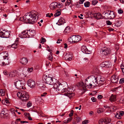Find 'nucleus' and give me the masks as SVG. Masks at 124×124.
I'll return each instance as SVG.
<instances>
[{
    "label": "nucleus",
    "mask_w": 124,
    "mask_h": 124,
    "mask_svg": "<svg viewBox=\"0 0 124 124\" xmlns=\"http://www.w3.org/2000/svg\"><path fill=\"white\" fill-rule=\"evenodd\" d=\"M98 80H101L102 81V80H103V81H104L105 80V79L104 78H102V77L101 76H98Z\"/></svg>",
    "instance_id": "7c9ffc66"
},
{
    "label": "nucleus",
    "mask_w": 124,
    "mask_h": 124,
    "mask_svg": "<svg viewBox=\"0 0 124 124\" xmlns=\"http://www.w3.org/2000/svg\"><path fill=\"white\" fill-rule=\"evenodd\" d=\"M102 14L104 16V17L108 16L107 17H108V18H109V19L114 18L115 16L113 12L110 11H105L102 13Z\"/></svg>",
    "instance_id": "6e6552de"
},
{
    "label": "nucleus",
    "mask_w": 124,
    "mask_h": 124,
    "mask_svg": "<svg viewBox=\"0 0 124 124\" xmlns=\"http://www.w3.org/2000/svg\"><path fill=\"white\" fill-rule=\"evenodd\" d=\"M27 84L28 86L31 88H34L36 85L35 82L31 79H30L28 80Z\"/></svg>",
    "instance_id": "2eb2a0df"
},
{
    "label": "nucleus",
    "mask_w": 124,
    "mask_h": 124,
    "mask_svg": "<svg viewBox=\"0 0 124 124\" xmlns=\"http://www.w3.org/2000/svg\"><path fill=\"white\" fill-rule=\"evenodd\" d=\"M124 82V78H122L120 79V84H123Z\"/></svg>",
    "instance_id": "49530a36"
},
{
    "label": "nucleus",
    "mask_w": 124,
    "mask_h": 124,
    "mask_svg": "<svg viewBox=\"0 0 124 124\" xmlns=\"http://www.w3.org/2000/svg\"><path fill=\"white\" fill-rule=\"evenodd\" d=\"M111 121L110 118H106L101 119L99 121L100 124H106L110 123Z\"/></svg>",
    "instance_id": "ddd939ff"
},
{
    "label": "nucleus",
    "mask_w": 124,
    "mask_h": 124,
    "mask_svg": "<svg viewBox=\"0 0 124 124\" xmlns=\"http://www.w3.org/2000/svg\"><path fill=\"white\" fill-rule=\"evenodd\" d=\"M5 102L6 103H9V102L8 100V99L7 98H6L4 100Z\"/></svg>",
    "instance_id": "864d4df0"
},
{
    "label": "nucleus",
    "mask_w": 124,
    "mask_h": 124,
    "mask_svg": "<svg viewBox=\"0 0 124 124\" xmlns=\"http://www.w3.org/2000/svg\"><path fill=\"white\" fill-rule=\"evenodd\" d=\"M108 30L109 31H113L114 30V29L113 28H109L108 29Z\"/></svg>",
    "instance_id": "69168bd1"
},
{
    "label": "nucleus",
    "mask_w": 124,
    "mask_h": 124,
    "mask_svg": "<svg viewBox=\"0 0 124 124\" xmlns=\"http://www.w3.org/2000/svg\"><path fill=\"white\" fill-rule=\"evenodd\" d=\"M47 93H44L43 94H42L41 95V96L42 97L44 96H45V95H46L47 94Z\"/></svg>",
    "instance_id": "338daca9"
},
{
    "label": "nucleus",
    "mask_w": 124,
    "mask_h": 124,
    "mask_svg": "<svg viewBox=\"0 0 124 124\" xmlns=\"http://www.w3.org/2000/svg\"><path fill=\"white\" fill-rule=\"evenodd\" d=\"M111 81L114 83H117L118 80V77L115 75H113L111 78Z\"/></svg>",
    "instance_id": "412c9836"
},
{
    "label": "nucleus",
    "mask_w": 124,
    "mask_h": 124,
    "mask_svg": "<svg viewBox=\"0 0 124 124\" xmlns=\"http://www.w3.org/2000/svg\"><path fill=\"white\" fill-rule=\"evenodd\" d=\"M5 53L6 54V55L4 56L0 54V65L1 64L2 66L8 65L11 62L10 59L8 57V54L7 52L5 51Z\"/></svg>",
    "instance_id": "20e7f679"
},
{
    "label": "nucleus",
    "mask_w": 124,
    "mask_h": 124,
    "mask_svg": "<svg viewBox=\"0 0 124 124\" xmlns=\"http://www.w3.org/2000/svg\"><path fill=\"white\" fill-rule=\"evenodd\" d=\"M118 13L119 14H121L123 13V11L122 10L120 9L118 11Z\"/></svg>",
    "instance_id": "bf43d9fd"
},
{
    "label": "nucleus",
    "mask_w": 124,
    "mask_h": 124,
    "mask_svg": "<svg viewBox=\"0 0 124 124\" xmlns=\"http://www.w3.org/2000/svg\"><path fill=\"white\" fill-rule=\"evenodd\" d=\"M116 95L112 94L109 100L111 102H114L116 100Z\"/></svg>",
    "instance_id": "393cba45"
},
{
    "label": "nucleus",
    "mask_w": 124,
    "mask_h": 124,
    "mask_svg": "<svg viewBox=\"0 0 124 124\" xmlns=\"http://www.w3.org/2000/svg\"><path fill=\"white\" fill-rule=\"evenodd\" d=\"M61 14V13L59 11L58 12H57V13H55L54 15V16L55 17H57L60 16Z\"/></svg>",
    "instance_id": "a19ab883"
},
{
    "label": "nucleus",
    "mask_w": 124,
    "mask_h": 124,
    "mask_svg": "<svg viewBox=\"0 0 124 124\" xmlns=\"http://www.w3.org/2000/svg\"><path fill=\"white\" fill-rule=\"evenodd\" d=\"M4 74L7 76L8 77H9V73L6 70H5L3 72Z\"/></svg>",
    "instance_id": "58836bf2"
},
{
    "label": "nucleus",
    "mask_w": 124,
    "mask_h": 124,
    "mask_svg": "<svg viewBox=\"0 0 124 124\" xmlns=\"http://www.w3.org/2000/svg\"><path fill=\"white\" fill-rule=\"evenodd\" d=\"M115 116L117 118L119 119H120L121 118V116L119 114V111H118L116 112V114L115 115Z\"/></svg>",
    "instance_id": "c85d7f7f"
},
{
    "label": "nucleus",
    "mask_w": 124,
    "mask_h": 124,
    "mask_svg": "<svg viewBox=\"0 0 124 124\" xmlns=\"http://www.w3.org/2000/svg\"><path fill=\"white\" fill-rule=\"evenodd\" d=\"M28 37H31L34 36L36 34L35 31L34 30L28 31Z\"/></svg>",
    "instance_id": "6ab92c4d"
},
{
    "label": "nucleus",
    "mask_w": 124,
    "mask_h": 124,
    "mask_svg": "<svg viewBox=\"0 0 124 124\" xmlns=\"http://www.w3.org/2000/svg\"><path fill=\"white\" fill-rule=\"evenodd\" d=\"M119 114L121 116H122L124 115V112L123 111H120L119 112Z\"/></svg>",
    "instance_id": "c03bdc74"
},
{
    "label": "nucleus",
    "mask_w": 124,
    "mask_h": 124,
    "mask_svg": "<svg viewBox=\"0 0 124 124\" xmlns=\"http://www.w3.org/2000/svg\"><path fill=\"white\" fill-rule=\"evenodd\" d=\"M46 39L42 37L41 39H40L41 43L43 44L45 42H46Z\"/></svg>",
    "instance_id": "c9c22d12"
},
{
    "label": "nucleus",
    "mask_w": 124,
    "mask_h": 124,
    "mask_svg": "<svg viewBox=\"0 0 124 124\" xmlns=\"http://www.w3.org/2000/svg\"><path fill=\"white\" fill-rule=\"evenodd\" d=\"M73 110H71L70 112V113L69 114V116L70 117H71L73 115Z\"/></svg>",
    "instance_id": "09e8293b"
},
{
    "label": "nucleus",
    "mask_w": 124,
    "mask_h": 124,
    "mask_svg": "<svg viewBox=\"0 0 124 124\" xmlns=\"http://www.w3.org/2000/svg\"><path fill=\"white\" fill-rule=\"evenodd\" d=\"M11 47L12 48L15 49L17 48L18 46L16 43H14L12 45Z\"/></svg>",
    "instance_id": "4c0bfd02"
},
{
    "label": "nucleus",
    "mask_w": 124,
    "mask_h": 124,
    "mask_svg": "<svg viewBox=\"0 0 124 124\" xmlns=\"http://www.w3.org/2000/svg\"><path fill=\"white\" fill-rule=\"evenodd\" d=\"M35 101L38 104H41L43 102V100L41 97L36 96L35 97Z\"/></svg>",
    "instance_id": "f3484780"
},
{
    "label": "nucleus",
    "mask_w": 124,
    "mask_h": 124,
    "mask_svg": "<svg viewBox=\"0 0 124 124\" xmlns=\"http://www.w3.org/2000/svg\"><path fill=\"white\" fill-rule=\"evenodd\" d=\"M5 94V91L4 90H1L0 92V95L3 96Z\"/></svg>",
    "instance_id": "e433bc0d"
},
{
    "label": "nucleus",
    "mask_w": 124,
    "mask_h": 124,
    "mask_svg": "<svg viewBox=\"0 0 124 124\" xmlns=\"http://www.w3.org/2000/svg\"><path fill=\"white\" fill-rule=\"evenodd\" d=\"M88 120H86L83 121L82 122L83 124H86L88 123Z\"/></svg>",
    "instance_id": "a18cd8bd"
},
{
    "label": "nucleus",
    "mask_w": 124,
    "mask_h": 124,
    "mask_svg": "<svg viewBox=\"0 0 124 124\" xmlns=\"http://www.w3.org/2000/svg\"><path fill=\"white\" fill-rule=\"evenodd\" d=\"M71 3L70 0H67L65 3V6H66L70 5Z\"/></svg>",
    "instance_id": "c756f323"
},
{
    "label": "nucleus",
    "mask_w": 124,
    "mask_h": 124,
    "mask_svg": "<svg viewBox=\"0 0 124 124\" xmlns=\"http://www.w3.org/2000/svg\"><path fill=\"white\" fill-rule=\"evenodd\" d=\"M117 124H122V122L121 121H118L117 122Z\"/></svg>",
    "instance_id": "774afa93"
},
{
    "label": "nucleus",
    "mask_w": 124,
    "mask_h": 124,
    "mask_svg": "<svg viewBox=\"0 0 124 124\" xmlns=\"http://www.w3.org/2000/svg\"><path fill=\"white\" fill-rule=\"evenodd\" d=\"M104 109L102 108L99 109L97 110V112L98 113H100L104 111Z\"/></svg>",
    "instance_id": "72a5a7b5"
},
{
    "label": "nucleus",
    "mask_w": 124,
    "mask_h": 124,
    "mask_svg": "<svg viewBox=\"0 0 124 124\" xmlns=\"http://www.w3.org/2000/svg\"><path fill=\"white\" fill-rule=\"evenodd\" d=\"M70 27L69 26H67L65 28L64 31L65 32L69 33L70 31Z\"/></svg>",
    "instance_id": "2f4dec72"
},
{
    "label": "nucleus",
    "mask_w": 124,
    "mask_h": 124,
    "mask_svg": "<svg viewBox=\"0 0 124 124\" xmlns=\"http://www.w3.org/2000/svg\"><path fill=\"white\" fill-rule=\"evenodd\" d=\"M48 51L50 52V54L49 55L48 57V60L50 61H53V56H52V53H51L50 52V50H48Z\"/></svg>",
    "instance_id": "cd10ccee"
},
{
    "label": "nucleus",
    "mask_w": 124,
    "mask_h": 124,
    "mask_svg": "<svg viewBox=\"0 0 124 124\" xmlns=\"http://www.w3.org/2000/svg\"><path fill=\"white\" fill-rule=\"evenodd\" d=\"M2 1L3 3H6L8 2L7 0H2Z\"/></svg>",
    "instance_id": "0e129e2a"
},
{
    "label": "nucleus",
    "mask_w": 124,
    "mask_h": 124,
    "mask_svg": "<svg viewBox=\"0 0 124 124\" xmlns=\"http://www.w3.org/2000/svg\"><path fill=\"white\" fill-rule=\"evenodd\" d=\"M90 4V2L89 1H87L84 4V6L85 7H88L89 6Z\"/></svg>",
    "instance_id": "473e14b6"
},
{
    "label": "nucleus",
    "mask_w": 124,
    "mask_h": 124,
    "mask_svg": "<svg viewBox=\"0 0 124 124\" xmlns=\"http://www.w3.org/2000/svg\"><path fill=\"white\" fill-rule=\"evenodd\" d=\"M64 58L65 59L69 61L71 60L72 58L71 54L69 53H67L64 56Z\"/></svg>",
    "instance_id": "aec40b11"
},
{
    "label": "nucleus",
    "mask_w": 124,
    "mask_h": 124,
    "mask_svg": "<svg viewBox=\"0 0 124 124\" xmlns=\"http://www.w3.org/2000/svg\"><path fill=\"white\" fill-rule=\"evenodd\" d=\"M61 6L59 3H58L55 2L51 3L49 7L51 9L54 10L57 8H60Z\"/></svg>",
    "instance_id": "9d476101"
},
{
    "label": "nucleus",
    "mask_w": 124,
    "mask_h": 124,
    "mask_svg": "<svg viewBox=\"0 0 124 124\" xmlns=\"http://www.w3.org/2000/svg\"><path fill=\"white\" fill-rule=\"evenodd\" d=\"M94 16L95 18L98 19H102L103 18V16L99 13L95 14Z\"/></svg>",
    "instance_id": "b1692460"
},
{
    "label": "nucleus",
    "mask_w": 124,
    "mask_h": 124,
    "mask_svg": "<svg viewBox=\"0 0 124 124\" xmlns=\"http://www.w3.org/2000/svg\"><path fill=\"white\" fill-rule=\"evenodd\" d=\"M20 62L23 65L26 64L28 62V59L26 58H23L20 60Z\"/></svg>",
    "instance_id": "4be33fe9"
},
{
    "label": "nucleus",
    "mask_w": 124,
    "mask_h": 124,
    "mask_svg": "<svg viewBox=\"0 0 124 124\" xmlns=\"http://www.w3.org/2000/svg\"><path fill=\"white\" fill-rule=\"evenodd\" d=\"M70 38L71 39L72 42L74 43L77 42L81 40V37L79 35H73L71 36Z\"/></svg>",
    "instance_id": "f8f14e48"
},
{
    "label": "nucleus",
    "mask_w": 124,
    "mask_h": 124,
    "mask_svg": "<svg viewBox=\"0 0 124 124\" xmlns=\"http://www.w3.org/2000/svg\"><path fill=\"white\" fill-rule=\"evenodd\" d=\"M98 80L99 81L98 82L97 84L100 85H101L104 84V81H103V80H102V81L99 80Z\"/></svg>",
    "instance_id": "f704fd0d"
},
{
    "label": "nucleus",
    "mask_w": 124,
    "mask_h": 124,
    "mask_svg": "<svg viewBox=\"0 0 124 124\" xmlns=\"http://www.w3.org/2000/svg\"><path fill=\"white\" fill-rule=\"evenodd\" d=\"M17 71H14L10 72L9 74V77H12L16 76L17 74Z\"/></svg>",
    "instance_id": "5701e85b"
},
{
    "label": "nucleus",
    "mask_w": 124,
    "mask_h": 124,
    "mask_svg": "<svg viewBox=\"0 0 124 124\" xmlns=\"http://www.w3.org/2000/svg\"><path fill=\"white\" fill-rule=\"evenodd\" d=\"M81 50L84 53L86 54H90L91 53V51L89 50L87 48L86 46L85 45H83L81 46Z\"/></svg>",
    "instance_id": "dca6fc26"
},
{
    "label": "nucleus",
    "mask_w": 124,
    "mask_h": 124,
    "mask_svg": "<svg viewBox=\"0 0 124 124\" xmlns=\"http://www.w3.org/2000/svg\"><path fill=\"white\" fill-rule=\"evenodd\" d=\"M104 107L105 108H113L112 106H108L107 105H105L104 106Z\"/></svg>",
    "instance_id": "8fccbe9b"
},
{
    "label": "nucleus",
    "mask_w": 124,
    "mask_h": 124,
    "mask_svg": "<svg viewBox=\"0 0 124 124\" xmlns=\"http://www.w3.org/2000/svg\"><path fill=\"white\" fill-rule=\"evenodd\" d=\"M42 80L46 83L50 85H54L56 82V80L53 78L46 75H44L42 77Z\"/></svg>",
    "instance_id": "39448f33"
},
{
    "label": "nucleus",
    "mask_w": 124,
    "mask_h": 124,
    "mask_svg": "<svg viewBox=\"0 0 124 124\" xmlns=\"http://www.w3.org/2000/svg\"><path fill=\"white\" fill-rule=\"evenodd\" d=\"M10 32L9 31H7L4 33L3 38H8L10 34Z\"/></svg>",
    "instance_id": "a878e982"
},
{
    "label": "nucleus",
    "mask_w": 124,
    "mask_h": 124,
    "mask_svg": "<svg viewBox=\"0 0 124 124\" xmlns=\"http://www.w3.org/2000/svg\"><path fill=\"white\" fill-rule=\"evenodd\" d=\"M102 96L101 95H99L98 96V98L99 99H100L102 98Z\"/></svg>",
    "instance_id": "e2e57ef3"
},
{
    "label": "nucleus",
    "mask_w": 124,
    "mask_h": 124,
    "mask_svg": "<svg viewBox=\"0 0 124 124\" xmlns=\"http://www.w3.org/2000/svg\"><path fill=\"white\" fill-rule=\"evenodd\" d=\"M32 105V104L30 102H28L27 104V106L28 107H29Z\"/></svg>",
    "instance_id": "de8ad7c7"
},
{
    "label": "nucleus",
    "mask_w": 124,
    "mask_h": 124,
    "mask_svg": "<svg viewBox=\"0 0 124 124\" xmlns=\"http://www.w3.org/2000/svg\"><path fill=\"white\" fill-rule=\"evenodd\" d=\"M85 1V0H80L79 1V3L80 4H83Z\"/></svg>",
    "instance_id": "052dcab7"
},
{
    "label": "nucleus",
    "mask_w": 124,
    "mask_h": 124,
    "mask_svg": "<svg viewBox=\"0 0 124 124\" xmlns=\"http://www.w3.org/2000/svg\"><path fill=\"white\" fill-rule=\"evenodd\" d=\"M21 120V119L20 118H18L15 121V123L16 124H17V122L18 121H20Z\"/></svg>",
    "instance_id": "13d9d810"
},
{
    "label": "nucleus",
    "mask_w": 124,
    "mask_h": 124,
    "mask_svg": "<svg viewBox=\"0 0 124 124\" xmlns=\"http://www.w3.org/2000/svg\"><path fill=\"white\" fill-rule=\"evenodd\" d=\"M17 94V96L23 101H26L29 99L28 94L23 91L18 92Z\"/></svg>",
    "instance_id": "423d86ee"
},
{
    "label": "nucleus",
    "mask_w": 124,
    "mask_h": 124,
    "mask_svg": "<svg viewBox=\"0 0 124 124\" xmlns=\"http://www.w3.org/2000/svg\"><path fill=\"white\" fill-rule=\"evenodd\" d=\"M54 88L56 89V90L60 93L65 92L64 94L70 98H71L74 95V90L72 88H69L67 89L64 85L58 82L57 81L54 84Z\"/></svg>",
    "instance_id": "f257e3e1"
},
{
    "label": "nucleus",
    "mask_w": 124,
    "mask_h": 124,
    "mask_svg": "<svg viewBox=\"0 0 124 124\" xmlns=\"http://www.w3.org/2000/svg\"><path fill=\"white\" fill-rule=\"evenodd\" d=\"M106 23L108 25H110L112 24V23L109 20H107L106 21Z\"/></svg>",
    "instance_id": "37998d69"
},
{
    "label": "nucleus",
    "mask_w": 124,
    "mask_h": 124,
    "mask_svg": "<svg viewBox=\"0 0 124 124\" xmlns=\"http://www.w3.org/2000/svg\"><path fill=\"white\" fill-rule=\"evenodd\" d=\"M16 81L15 82V85L16 87L18 89H23V85L24 84H23V83L21 81L18 80V81L16 80H15Z\"/></svg>",
    "instance_id": "1a4fd4ad"
},
{
    "label": "nucleus",
    "mask_w": 124,
    "mask_h": 124,
    "mask_svg": "<svg viewBox=\"0 0 124 124\" xmlns=\"http://www.w3.org/2000/svg\"><path fill=\"white\" fill-rule=\"evenodd\" d=\"M120 102H124V98H121L120 99Z\"/></svg>",
    "instance_id": "4d7b16f0"
},
{
    "label": "nucleus",
    "mask_w": 124,
    "mask_h": 124,
    "mask_svg": "<svg viewBox=\"0 0 124 124\" xmlns=\"http://www.w3.org/2000/svg\"><path fill=\"white\" fill-rule=\"evenodd\" d=\"M98 76L93 75L88 77L85 80V86H82L81 90L84 92L85 91L86 87L88 88H92L96 86L98 83Z\"/></svg>",
    "instance_id": "f03ea898"
},
{
    "label": "nucleus",
    "mask_w": 124,
    "mask_h": 124,
    "mask_svg": "<svg viewBox=\"0 0 124 124\" xmlns=\"http://www.w3.org/2000/svg\"><path fill=\"white\" fill-rule=\"evenodd\" d=\"M40 87H43V89H45L46 87V86L45 85H42V84H40Z\"/></svg>",
    "instance_id": "603ef678"
},
{
    "label": "nucleus",
    "mask_w": 124,
    "mask_h": 124,
    "mask_svg": "<svg viewBox=\"0 0 124 124\" xmlns=\"http://www.w3.org/2000/svg\"><path fill=\"white\" fill-rule=\"evenodd\" d=\"M37 13L36 11H32L26 14L23 17H20V20L26 23L33 24L35 23L37 19Z\"/></svg>",
    "instance_id": "7ed1b4c3"
},
{
    "label": "nucleus",
    "mask_w": 124,
    "mask_h": 124,
    "mask_svg": "<svg viewBox=\"0 0 124 124\" xmlns=\"http://www.w3.org/2000/svg\"><path fill=\"white\" fill-rule=\"evenodd\" d=\"M65 22V20L62 18H61L58 20V23H60V24H62Z\"/></svg>",
    "instance_id": "bb28decb"
},
{
    "label": "nucleus",
    "mask_w": 124,
    "mask_h": 124,
    "mask_svg": "<svg viewBox=\"0 0 124 124\" xmlns=\"http://www.w3.org/2000/svg\"><path fill=\"white\" fill-rule=\"evenodd\" d=\"M101 53L102 55H107L111 53V51L110 48L106 47H104L101 50Z\"/></svg>",
    "instance_id": "0eeeda50"
},
{
    "label": "nucleus",
    "mask_w": 124,
    "mask_h": 124,
    "mask_svg": "<svg viewBox=\"0 0 124 124\" xmlns=\"http://www.w3.org/2000/svg\"><path fill=\"white\" fill-rule=\"evenodd\" d=\"M121 23L120 21H118L117 22V23H115V25L117 27L120 26L121 25Z\"/></svg>",
    "instance_id": "79ce46f5"
},
{
    "label": "nucleus",
    "mask_w": 124,
    "mask_h": 124,
    "mask_svg": "<svg viewBox=\"0 0 124 124\" xmlns=\"http://www.w3.org/2000/svg\"><path fill=\"white\" fill-rule=\"evenodd\" d=\"M25 115L26 117H29V116H30V114L29 113H25Z\"/></svg>",
    "instance_id": "6e6d98bb"
},
{
    "label": "nucleus",
    "mask_w": 124,
    "mask_h": 124,
    "mask_svg": "<svg viewBox=\"0 0 124 124\" xmlns=\"http://www.w3.org/2000/svg\"><path fill=\"white\" fill-rule=\"evenodd\" d=\"M112 66L111 63L108 61H105L102 63L100 64V66L101 67H105L106 68H110Z\"/></svg>",
    "instance_id": "4468645a"
},
{
    "label": "nucleus",
    "mask_w": 124,
    "mask_h": 124,
    "mask_svg": "<svg viewBox=\"0 0 124 124\" xmlns=\"http://www.w3.org/2000/svg\"><path fill=\"white\" fill-rule=\"evenodd\" d=\"M98 2L97 0H93L92 1V4L93 5H95Z\"/></svg>",
    "instance_id": "ea45409f"
},
{
    "label": "nucleus",
    "mask_w": 124,
    "mask_h": 124,
    "mask_svg": "<svg viewBox=\"0 0 124 124\" xmlns=\"http://www.w3.org/2000/svg\"><path fill=\"white\" fill-rule=\"evenodd\" d=\"M21 123H28V122L26 121H21L20 122Z\"/></svg>",
    "instance_id": "680f3d73"
},
{
    "label": "nucleus",
    "mask_w": 124,
    "mask_h": 124,
    "mask_svg": "<svg viewBox=\"0 0 124 124\" xmlns=\"http://www.w3.org/2000/svg\"><path fill=\"white\" fill-rule=\"evenodd\" d=\"M33 70V69L32 68H29L28 69V71L29 72H31Z\"/></svg>",
    "instance_id": "5fc2aeb1"
},
{
    "label": "nucleus",
    "mask_w": 124,
    "mask_h": 124,
    "mask_svg": "<svg viewBox=\"0 0 124 124\" xmlns=\"http://www.w3.org/2000/svg\"><path fill=\"white\" fill-rule=\"evenodd\" d=\"M28 31L27 32L25 31H23L20 35H19V36L22 38H28Z\"/></svg>",
    "instance_id": "a211bd4d"
},
{
    "label": "nucleus",
    "mask_w": 124,
    "mask_h": 124,
    "mask_svg": "<svg viewBox=\"0 0 124 124\" xmlns=\"http://www.w3.org/2000/svg\"><path fill=\"white\" fill-rule=\"evenodd\" d=\"M91 99L93 102H95L96 101V99L94 97H92Z\"/></svg>",
    "instance_id": "3c124183"
},
{
    "label": "nucleus",
    "mask_w": 124,
    "mask_h": 124,
    "mask_svg": "<svg viewBox=\"0 0 124 124\" xmlns=\"http://www.w3.org/2000/svg\"><path fill=\"white\" fill-rule=\"evenodd\" d=\"M9 112L6 109H4L0 114V116L1 117L5 118L8 117L9 115Z\"/></svg>",
    "instance_id": "9b49d317"
}]
</instances>
